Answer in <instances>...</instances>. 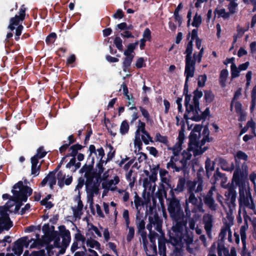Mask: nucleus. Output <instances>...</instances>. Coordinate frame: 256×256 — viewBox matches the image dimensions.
<instances>
[{"mask_svg":"<svg viewBox=\"0 0 256 256\" xmlns=\"http://www.w3.org/2000/svg\"><path fill=\"white\" fill-rule=\"evenodd\" d=\"M168 202V210L172 219L176 224L172 228V230L176 232L177 236L181 234L182 228L187 224V218L184 216L183 209L181 206L180 200L178 198H166Z\"/></svg>","mask_w":256,"mask_h":256,"instance_id":"1","label":"nucleus"},{"mask_svg":"<svg viewBox=\"0 0 256 256\" xmlns=\"http://www.w3.org/2000/svg\"><path fill=\"white\" fill-rule=\"evenodd\" d=\"M12 192L14 194V199L12 202L16 204L14 213L18 212L20 207L23 205V202H26L28 196L32 194V189L28 186H24L22 181H19L12 186Z\"/></svg>","mask_w":256,"mask_h":256,"instance_id":"2","label":"nucleus"},{"mask_svg":"<svg viewBox=\"0 0 256 256\" xmlns=\"http://www.w3.org/2000/svg\"><path fill=\"white\" fill-rule=\"evenodd\" d=\"M184 228H186V225L182 228V230L181 231V234L177 236L176 232L172 231H169V241L171 242L172 246H179L182 242L184 240L188 244H192L193 242V236L192 233L189 234L187 230H186L185 232H184Z\"/></svg>","mask_w":256,"mask_h":256,"instance_id":"3","label":"nucleus"},{"mask_svg":"<svg viewBox=\"0 0 256 256\" xmlns=\"http://www.w3.org/2000/svg\"><path fill=\"white\" fill-rule=\"evenodd\" d=\"M238 200L240 206L246 207L252 210H255V204L249 188H246L244 186L240 187Z\"/></svg>","mask_w":256,"mask_h":256,"instance_id":"4","label":"nucleus"},{"mask_svg":"<svg viewBox=\"0 0 256 256\" xmlns=\"http://www.w3.org/2000/svg\"><path fill=\"white\" fill-rule=\"evenodd\" d=\"M88 150L90 152V154L88 156L87 162H88L89 160H90V162H89L88 164H86L82 166V169H84L85 171L84 176L86 179V180H88L89 176L90 175L94 170V157L92 156V154H96V146L94 144H90L89 146Z\"/></svg>","mask_w":256,"mask_h":256,"instance_id":"5","label":"nucleus"},{"mask_svg":"<svg viewBox=\"0 0 256 256\" xmlns=\"http://www.w3.org/2000/svg\"><path fill=\"white\" fill-rule=\"evenodd\" d=\"M34 240L33 238L28 239L27 236L22 237L17 240L14 244L12 248L15 255L20 256L23 252L24 246L28 248L30 243Z\"/></svg>","mask_w":256,"mask_h":256,"instance_id":"6","label":"nucleus"},{"mask_svg":"<svg viewBox=\"0 0 256 256\" xmlns=\"http://www.w3.org/2000/svg\"><path fill=\"white\" fill-rule=\"evenodd\" d=\"M26 10V8L25 5H22L18 12V14H16L14 17L10 18V24L8 26V29L11 31H13L15 29L16 26L20 25V24L25 19Z\"/></svg>","mask_w":256,"mask_h":256,"instance_id":"7","label":"nucleus"},{"mask_svg":"<svg viewBox=\"0 0 256 256\" xmlns=\"http://www.w3.org/2000/svg\"><path fill=\"white\" fill-rule=\"evenodd\" d=\"M189 194V198L188 199L186 200L184 206L186 216L188 218H190V216L191 215L190 210L188 206V203H191L194 206H198L200 210L202 208L203 205L201 198L199 197L198 198L195 196L194 193Z\"/></svg>","mask_w":256,"mask_h":256,"instance_id":"8","label":"nucleus"},{"mask_svg":"<svg viewBox=\"0 0 256 256\" xmlns=\"http://www.w3.org/2000/svg\"><path fill=\"white\" fill-rule=\"evenodd\" d=\"M102 181L103 180L102 178H96L94 180H92V184L90 186L86 187L88 198V199L91 198L92 201L93 200L94 194L98 195L100 194V186Z\"/></svg>","mask_w":256,"mask_h":256,"instance_id":"9","label":"nucleus"},{"mask_svg":"<svg viewBox=\"0 0 256 256\" xmlns=\"http://www.w3.org/2000/svg\"><path fill=\"white\" fill-rule=\"evenodd\" d=\"M61 166L62 164H59L54 170L50 172L48 174V175L42 180L40 182V186L42 187L44 186L47 182H48L50 188L51 190H53L54 186L56 184V174L60 169Z\"/></svg>","mask_w":256,"mask_h":256,"instance_id":"10","label":"nucleus"},{"mask_svg":"<svg viewBox=\"0 0 256 256\" xmlns=\"http://www.w3.org/2000/svg\"><path fill=\"white\" fill-rule=\"evenodd\" d=\"M225 188L228 189V194L225 196L227 197L226 204L230 210L235 206V202L236 198V186L233 184L227 185Z\"/></svg>","mask_w":256,"mask_h":256,"instance_id":"11","label":"nucleus"},{"mask_svg":"<svg viewBox=\"0 0 256 256\" xmlns=\"http://www.w3.org/2000/svg\"><path fill=\"white\" fill-rule=\"evenodd\" d=\"M200 112H201L200 104H198V106H196V104H192V105L190 106V108L186 110L184 118L186 120L190 119L193 121L196 122L195 118L200 116Z\"/></svg>","mask_w":256,"mask_h":256,"instance_id":"12","label":"nucleus"},{"mask_svg":"<svg viewBox=\"0 0 256 256\" xmlns=\"http://www.w3.org/2000/svg\"><path fill=\"white\" fill-rule=\"evenodd\" d=\"M12 226V222L10 216L5 214L3 216H0V234L4 230H8Z\"/></svg>","mask_w":256,"mask_h":256,"instance_id":"13","label":"nucleus"},{"mask_svg":"<svg viewBox=\"0 0 256 256\" xmlns=\"http://www.w3.org/2000/svg\"><path fill=\"white\" fill-rule=\"evenodd\" d=\"M248 224L247 220L244 219V225H242L240 229V234L241 236V240L242 243V250L243 251L246 252V231L248 230Z\"/></svg>","mask_w":256,"mask_h":256,"instance_id":"14","label":"nucleus"},{"mask_svg":"<svg viewBox=\"0 0 256 256\" xmlns=\"http://www.w3.org/2000/svg\"><path fill=\"white\" fill-rule=\"evenodd\" d=\"M204 228L208 234L211 233L212 226V216L210 214H205L203 216Z\"/></svg>","mask_w":256,"mask_h":256,"instance_id":"15","label":"nucleus"},{"mask_svg":"<svg viewBox=\"0 0 256 256\" xmlns=\"http://www.w3.org/2000/svg\"><path fill=\"white\" fill-rule=\"evenodd\" d=\"M212 192L211 190H209L208 194L204 198V204L212 210L216 209V205L214 203V200L212 196Z\"/></svg>","mask_w":256,"mask_h":256,"instance_id":"16","label":"nucleus"},{"mask_svg":"<svg viewBox=\"0 0 256 256\" xmlns=\"http://www.w3.org/2000/svg\"><path fill=\"white\" fill-rule=\"evenodd\" d=\"M68 143L64 144L59 148V152L60 154H64L66 150L70 146L74 144L76 142V138H74V134L69 136L68 138Z\"/></svg>","mask_w":256,"mask_h":256,"instance_id":"17","label":"nucleus"},{"mask_svg":"<svg viewBox=\"0 0 256 256\" xmlns=\"http://www.w3.org/2000/svg\"><path fill=\"white\" fill-rule=\"evenodd\" d=\"M220 242L218 244V256H222V252H224V226H222L219 234Z\"/></svg>","mask_w":256,"mask_h":256,"instance_id":"18","label":"nucleus"},{"mask_svg":"<svg viewBox=\"0 0 256 256\" xmlns=\"http://www.w3.org/2000/svg\"><path fill=\"white\" fill-rule=\"evenodd\" d=\"M194 66L195 65H186L184 71L186 80L184 84H188L189 78L194 76L195 70Z\"/></svg>","mask_w":256,"mask_h":256,"instance_id":"19","label":"nucleus"},{"mask_svg":"<svg viewBox=\"0 0 256 256\" xmlns=\"http://www.w3.org/2000/svg\"><path fill=\"white\" fill-rule=\"evenodd\" d=\"M84 147V146H82L79 144L78 143L70 146L68 148L69 150H70L71 152L70 153H68L66 154V156H76V155L78 154V151L82 150Z\"/></svg>","mask_w":256,"mask_h":256,"instance_id":"20","label":"nucleus"},{"mask_svg":"<svg viewBox=\"0 0 256 256\" xmlns=\"http://www.w3.org/2000/svg\"><path fill=\"white\" fill-rule=\"evenodd\" d=\"M204 173V170L202 168H200L198 171L196 175V179L198 180L199 182L198 186H197L196 190H195L196 193L201 192L203 190V179L202 174Z\"/></svg>","mask_w":256,"mask_h":256,"instance_id":"21","label":"nucleus"},{"mask_svg":"<svg viewBox=\"0 0 256 256\" xmlns=\"http://www.w3.org/2000/svg\"><path fill=\"white\" fill-rule=\"evenodd\" d=\"M200 136H198V134H197L195 132H191L189 136V143L188 150H192V146H195L198 144V140Z\"/></svg>","mask_w":256,"mask_h":256,"instance_id":"22","label":"nucleus"},{"mask_svg":"<svg viewBox=\"0 0 256 256\" xmlns=\"http://www.w3.org/2000/svg\"><path fill=\"white\" fill-rule=\"evenodd\" d=\"M248 126L250 127L252 134H246L244 136L243 140L246 142L256 136L255 123L252 120L248 121Z\"/></svg>","mask_w":256,"mask_h":256,"instance_id":"23","label":"nucleus"},{"mask_svg":"<svg viewBox=\"0 0 256 256\" xmlns=\"http://www.w3.org/2000/svg\"><path fill=\"white\" fill-rule=\"evenodd\" d=\"M183 94L185 96L184 98V106L186 110L190 107V106L192 105L190 104V101L191 100L192 96L190 94H188V84H184V88L183 90Z\"/></svg>","mask_w":256,"mask_h":256,"instance_id":"24","label":"nucleus"},{"mask_svg":"<svg viewBox=\"0 0 256 256\" xmlns=\"http://www.w3.org/2000/svg\"><path fill=\"white\" fill-rule=\"evenodd\" d=\"M236 0H227L228 2V8L229 10V13H226L225 12V18L229 16V14H233L236 12L238 7V4L236 2Z\"/></svg>","mask_w":256,"mask_h":256,"instance_id":"25","label":"nucleus"},{"mask_svg":"<svg viewBox=\"0 0 256 256\" xmlns=\"http://www.w3.org/2000/svg\"><path fill=\"white\" fill-rule=\"evenodd\" d=\"M186 184V182L185 178L182 176L180 177L176 187L174 188L176 194H178L182 192L184 190Z\"/></svg>","mask_w":256,"mask_h":256,"instance_id":"26","label":"nucleus"},{"mask_svg":"<svg viewBox=\"0 0 256 256\" xmlns=\"http://www.w3.org/2000/svg\"><path fill=\"white\" fill-rule=\"evenodd\" d=\"M102 173L103 172L97 170H94V169L90 175L89 176L88 180H86V187H88L90 186L92 184V180H93L94 178H101Z\"/></svg>","mask_w":256,"mask_h":256,"instance_id":"27","label":"nucleus"},{"mask_svg":"<svg viewBox=\"0 0 256 256\" xmlns=\"http://www.w3.org/2000/svg\"><path fill=\"white\" fill-rule=\"evenodd\" d=\"M214 162H212L209 158H207L205 162V168L206 172V175L208 178L212 174V172L214 170Z\"/></svg>","mask_w":256,"mask_h":256,"instance_id":"28","label":"nucleus"},{"mask_svg":"<svg viewBox=\"0 0 256 256\" xmlns=\"http://www.w3.org/2000/svg\"><path fill=\"white\" fill-rule=\"evenodd\" d=\"M168 188L166 190V187L162 184H160V188H158V191L156 192V196L159 199L160 201L162 202L163 200V196H164L166 199V192Z\"/></svg>","mask_w":256,"mask_h":256,"instance_id":"29","label":"nucleus"},{"mask_svg":"<svg viewBox=\"0 0 256 256\" xmlns=\"http://www.w3.org/2000/svg\"><path fill=\"white\" fill-rule=\"evenodd\" d=\"M166 242L170 243L169 240H166L164 237L160 238L158 241V246L160 254L166 252Z\"/></svg>","mask_w":256,"mask_h":256,"instance_id":"30","label":"nucleus"},{"mask_svg":"<svg viewBox=\"0 0 256 256\" xmlns=\"http://www.w3.org/2000/svg\"><path fill=\"white\" fill-rule=\"evenodd\" d=\"M199 182L198 179H195L193 181L188 180L186 182V186L188 187V194H192L195 192L196 186H198Z\"/></svg>","mask_w":256,"mask_h":256,"instance_id":"31","label":"nucleus"},{"mask_svg":"<svg viewBox=\"0 0 256 256\" xmlns=\"http://www.w3.org/2000/svg\"><path fill=\"white\" fill-rule=\"evenodd\" d=\"M160 165L159 164L154 166L153 168H150L151 174L150 175L149 178L151 180V182L155 183L157 180V174L158 170L160 169Z\"/></svg>","mask_w":256,"mask_h":256,"instance_id":"32","label":"nucleus"},{"mask_svg":"<svg viewBox=\"0 0 256 256\" xmlns=\"http://www.w3.org/2000/svg\"><path fill=\"white\" fill-rule=\"evenodd\" d=\"M139 41L137 40L134 43L130 44L127 47V49L124 52V55H134V50L138 46Z\"/></svg>","mask_w":256,"mask_h":256,"instance_id":"33","label":"nucleus"},{"mask_svg":"<svg viewBox=\"0 0 256 256\" xmlns=\"http://www.w3.org/2000/svg\"><path fill=\"white\" fill-rule=\"evenodd\" d=\"M14 206V204H9V202H8L4 206H2L0 208V216H9V214H8V212L12 213V211L10 210V208Z\"/></svg>","mask_w":256,"mask_h":256,"instance_id":"34","label":"nucleus"},{"mask_svg":"<svg viewBox=\"0 0 256 256\" xmlns=\"http://www.w3.org/2000/svg\"><path fill=\"white\" fill-rule=\"evenodd\" d=\"M215 96L210 90H204V100L207 104L212 103L214 100Z\"/></svg>","mask_w":256,"mask_h":256,"instance_id":"35","label":"nucleus"},{"mask_svg":"<svg viewBox=\"0 0 256 256\" xmlns=\"http://www.w3.org/2000/svg\"><path fill=\"white\" fill-rule=\"evenodd\" d=\"M193 94L192 104H196V106H198V104H200L199 100L203 95L202 92L197 88L194 91Z\"/></svg>","mask_w":256,"mask_h":256,"instance_id":"36","label":"nucleus"},{"mask_svg":"<svg viewBox=\"0 0 256 256\" xmlns=\"http://www.w3.org/2000/svg\"><path fill=\"white\" fill-rule=\"evenodd\" d=\"M86 246L92 248H96V249L97 250L100 249V243L95 240L92 239L91 238H88L86 240Z\"/></svg>","mask_w":256,"mask_h":256,"instance_id":"37","label":"nucleus"},{"mask_svg":"<svg viewBox=\"0 0 256 256\" xmlns=\"http://www.w3.org/2000/svg\"><path fill=\"white\" fill-rule=\"evenodd\" d=\"M154 218V225H156V230L159 232L162 231V220L158 217L157 214H155Z\"/></svg>","mask_w":256,"mask_h":256,"instance_id":"38","label":"nucleus"},{"mask_svg":"<svg viewBox=\"0 0 256 256\" xmlns=\"http://www.w3.org/2000/svg\"><path fill=\"white\" fill-rule=\"evenodd\" d=\"M182 144L178 142H176L172 147H168V150H172L174 156H177L180 154L182 150Z\"/></svg>","mask_w":256,"mask_h":256,"instance_id":"39","label":"nucleus"},{"mask_svg":"<svg viewBox=\"0 0 256 256\" xmlns=\"http://www.w3.org/2000/svg\"><path fill=\"white\" fill-rule=\"evenodd\" d=\"M51 240H54V246L56 248H60L61 247L60 244V238L58 232H52L50 235Z\"/></svg>","mask_w":256,"mask_h":256,"instance_id":"40","label":"nucleus"},{"mask_svg":"<svg viewBox=\"0 0 256 256\" xmlns=\"http://www.w3.org/2000/svg\"><path fill=\"white\" fill-rule=\"evenodd\" d=\"M130 126L126 120H124L121 123L120 126V133L122 135H124L128 132Z\"/></svg>","mask_w":256,"mask_h":256,"instance_id":"41","label":"nucleus"},{"mask_svg":"<svg viewBox=\"0 0 256 256\" xmlns=\"http://www.w3.org/2000/svg\"><path fill=\"white\" fill-rule=\"evenodd\" d=\"M155 138L156 142L162 143L166 146L168 145V141L167 136L161 135L160 132L156 133Z\"/></svg>","mask_w":256,"mask_h":256,"instance_id":"42","label":"nucleus"},{"mask_svg":"<svg viewBox=\"0 0 256 256\" xmlns=\"http://www.w3.org/2000/svg\"><path fill=\"white\" fill-rule=\"evenodd\" d=\"M202 18L200 15H198V13H196L193 18V22H192V26L198 28L202 24Z\"/></svg>","mask_w":256,"mask_h":256,"instance_id":"43","label":"nucleus"},{"mask_svg":"<svg viewBox=\"0 0 256 256\" xmlns=\"http://www.w3.org/2000/svg\"><path fill=\"white\" fill-rule=\"evenodd\" d=\"M210 116V108H206V110L200 114V116L195 118L196 122H200L201 120H205L208 116Z\"/></svg>","mask_w":256,"mask_h":256,"instance_id":"44","label":"nucleus"},{"mask_svg":"<svg viewBox=\"0 0 256 256\" xmlns=\"http://www.w3.org/2000/svg\"><path fill=\"white\" fill-rule=\"evenodd\" d=\"M234 106V107L236 112L238 114L244 112L242 110V105L240 102L232 100L230 105L231 110H232V108Z\"/></svg>","mask_w":256,"mask_h":256,"instance_id":"45","label":"nucleus"},{"mask_svg":"<svg viewBox=\"0 0 256 256\" xmlns=\"http://www.w3.org/2000/svg\"><path fill=\"white\" fill-rule=\"evenodd\" d=\"M59 230L62 236V238H71L70 233L69 230H66L64 226L62 225L59 226Z\"/></svg>","mask_w":256,"mask_h":256,"instance_id":"46","label":"nucleus"},{"mask_svg":"<svg viewBox=\"0 0 256 256\" xmlns=\"http://www.w3.org/2000/svg\"><path fill=\"white\" fill-rule=\"evenodd\" d=\"M59 230L62 236V238H71L70 233L69 230H66L64 226L62 225L59 226Z\"/></svg>","mask_w":256,"mask_h":256,"instance_id":"47","label":"nucleus"},{"mask_svg":"<svg viewBox=\"0 0 256 256\" xmlns=\"http://www.w3.org/2000/svg\"><path fill=\"white\" fill-rule=\"evenodd\" d=\"M139 109L142 113V116L146 118L147 122H152L148 112L145 108L142 106H140Z\"/></svg>","mask_w":256,"mask_h":256,"instance_id":"48","label":"nucleus"},{"mask_svg":"<svg viewBox=\"0 0 256 256\" xmlns=\"http://www.w3.org/2000/svg\"><path fill=\"white\" fill-rule=\"evenodd\" d=\"M143 134L144 135L142 136V140L146 145L148 144L150 142L152 143L154 142L148 132L146 131Z\"/></svg>","mask_w":256,"mask_h":256,"instance_id":"49","label":"nucleus"},{"mask_svg":"<svg viewBox=\"0 0 256 256\" xmlns=\"http://www.w3.org/2000/svg\"><path fill=\"white\" fill-rule=\"evenodd\" d=\"M57 38L56 34L53 32L50 33L46 38V42L48 45L53 44Z\"/></svg>","mask_w":256,"mask_h":256,"instance_id":"50","label":"nucleus"},{"mask_svg":"<svg viewBox=\"0 0 256 256\" xmlns=\"http://www.w3.org/2000/svg\"><path fill=\"white\" fill-rule=\"evenodd\" d=\"M182 124L181 126L180 130L179 131L178 136V140L177 142L182 144L184 143V120H182Z\"/></svg>","mask_w":256,"mask_h":256,"instance_id":"51","label":"nucleus"},{"mask_svg":"<svg viewBox=\"0 0 256 256\" xmlns=\"http://www.w3.org/2000/svg\"><path fill=\"white\" fill-rule=\"evenodd\" d=\"M241 175L242 172L240 170V168H236L234 172L232 179L233 182H235L236 185L239 184Z\"/></svg>","mask_w":256,"mask_h":256,"instance_id":"52","label":"nucleus"},{"mask_svg":"<svg viewBox=\"0 0 256 256\" xmlns=\"http://www.w3.org/2000/svg\"><path fill=\"white\" fill-rule=\"evenodd\" d=\"M203 52L204 48H202L198 54L194 52L193 55V60H192V63H196V62H198V63L200 62H201Z\"/></svg>","mask_w":256,"mask_h":256,"instance_id":"53","label":"nucleus"},{"mask_svg":"<svg viewBox=\"0 0 256 256\" xmlns=\"http://www.w3.org/2000/svg\"><path fill=\"white\" fill-rule=\"evenodd\" d=\"M47 152L44 150V147L43 146H41L37 149L36 152L34 156L38 157V158H44Z\"/></svg>","mask_w":256,"mask_h":256,"instance_id":"54","label":"nucleus"},{"mask_svg":"<svg viewBox=\"0 0 256 256\" xmlns=\"http://www.w3.org/2000/svg\"><path fill=\"white\" fill-rule=\"evenodd\" d=\"M36 240L33 238L34 240H32L33 242L31 244L30 248H35L42 245V242L40 239V234H36Z\"/></svg>","mask_w":256,"mask_h":256,"instance_id":"55","label":"nucleus"},{"mask_svg":"<svg viewBox=\"0 0 256 256\" xmlns=\"http://www.w3.org/2000/svg\"><path fill=\"white\" fill-rule=\"evenodd\" d=\"M114 42L116 45V48L120 52L123 50V46L122 40L118 36H116L114 38Z\"/></svg>","mask_w":256,"mask_h":256,"instance_id":"56","label":"nucleus"},{"mask_svg":"<svg viewBox=\"0 0 256 256\" xmlns=\"http://www.w3.org/2000/svg\"><path fill=\"white\" fill-rule=\"evenodd\" d=\"M41 168V164L38 166L35 164H32L31 166V174L34 175V176H37L39 174Z\"/></svg>","mask_w":256,"mask_h":256,"instance_id":"57","label":"nucleus"},{"mask_svg":"<svg viewBox=\"0 0 256 256\" xmlns=\"http://www.w3.org/2000/svg\"><path fill=\"white\" fill-rule=\"evenodd\" d=\"M134 228L133 226H130L128 228V232L126 236V240L128 242H130L134 238Z\"/></svg>","mask_w":256,"mask_h":256,"instance_id":"58","label":"nucleus"},{"mask_svg":"<svg viewBox=\"0 0 256 256\" xmlns=\"http://www.w3.org/2000/svg\"><path fill=\"white\" fill-rule=\"evenodd\" d=\"M207 77L206 74L199 76L198 82V87H204L205 86L206 81Z\"/></svg>","mask_w":256,"mask_h":256,"instance_id":"59","label":"nucleus"},{"mask_svg":"<svg viewBox=\"0 0 256 256\" xmlns=\"http://www.w3.org/2000/svg\"><path fill=\"white\" fill-rule=\"evenodd\" d=\"M92 134V130L90 126H88V129L87 130L86 134L85 136V138H84V146H86L87 145V144H88L90 138V137L91 135Z\"/></svg>","mask_w":256,"mask_h":256,"instance_id":"60","label":"nucleus"},{"mask_svg":"<svg viewBox=\"0 0 256 256\" xmlns=\"http://www.w3.org/2000/svg\"><path fill=\"white\" fill-rule=\"evenodd\" d=\"M151 31L148 28H146L143 33V38L147 40L148 41H150L152 39Z\"/></svg>","mask_w":256,"mask_h":256,"instance_id":"61","label":"nucleus"},{"mask_svg":"<svg viewBox=\"0 0 256 256\" xmlns=\"http://www.w3.org/2000/svg\"><path fill=\"white\" fill-rule=\"evenodd\" d=\"M124 16V13L122 9H118L116 12L112 15L115 19H122Z\"/></svg>","mask_w":256,"mask_h":256,"instance_id":"62","label":"nucleus"},{"mask_svg":"<svg viewBox=\"0 0 256 256\" xmlns=\"http://www.w3.org/2000/svg\"><path fill=\"white\" fill-rule=\"evenodd\" d=\"M78 233L75 234L74 238L78 242H84L86 241V238L80 233V231L78 230Z\"/></svg>","mask_w":256,"mask_h":256,"instance_id":"63","label":"nucleus"},{"mask_svg":"<svg viewBox=\"0 0 256 256\" xmlns=\"http://www.w3.org/2000/svg\"><path fill=\"white\" fill-rule=\"evenodd\" d=\"M250 52L253 57L256 59V42H252L250 44Z\"/></svg>","mask_w":256,"mask_h":256,"instance_id":"64","label":"nucleus"}]
</instances>
